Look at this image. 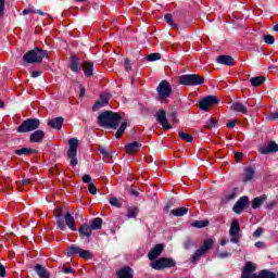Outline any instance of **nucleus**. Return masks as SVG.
I'll return each instance as SVG.
<instances>
[{"label": "nucleus", "instance_id": "35", "mask_svg": "<svg viewBox=\"0 0 278 278\" xmlns=\"http://www.w3.org/2000/svg\"><path fill=\"white\" fill-rule=\"evenodd\" d=\"M253 278H277V277L273 271L262 270L258 275L253 276Z\"/></svg>", "mask_w": 278, "mask_h": 278}, {"label": "nucleus", "instance_id": "6", "mask_svg": "<svg viewBox=\"0 0 278 278\" xmlns=\"http://www.w3.org/2000/svg\"><path fill=\"white\" fill-rule=\"evenodd\" d=\"M212 247H214V239L204 240L203 245L191 256V263L197 264L198 260H201L202 255H205V253H207Z\"/></svg>", "mask_w": 278, "mask_h": 278}, {"label": "nucleus", "instance_id": "26", "mask_svg": "<svg viewBox=\"0 0 278 278\" xmlns=\"http://www.w3.org/2000/svg\"><path fill=\"white\" fill-rule=\"evenodd\" d=\"M45 140V131L42 130H36L33 134H30L29 141L30 142H42Z\"/></svg>", "mask_w": 278, "mask_h": 278}, {"label": "nucleus", "instance_id": "12", "mask_svg": "<svg viewBox=\"0 0 278 278\" xmlns=\"http://www.w3.org/2000/svg\"><path fill=\"white\" fill-rule=\"evenodd\" d=\"M155 116L157 123H160L165 131L166 129H173V126L170 125V123H168V119L166 118V111L159 110Z\"/></svg>", "mask_w": 278, "mask_h": 278}, {"label": "nucleus", "instance_id": "52", "mask_svg": "<svg viewBox=\"0 0 278 278\" xmlns=\"http://www.w3.org/2000/svg\"><path fill=\"white\" fill-rule=\"evenodd\" d=\"M83 181H84V184H91L92 177H90V175L86 174L83 176Z\"/></svg>", "mask_w": 278, "mask_h": 278}, {"label": "nucleus", "instance_id": "47", "mask_svg": "<svg viewBox=\"0 0 278 278\" xmlns=\"http://www.w3.org/2000/svg\"><path fill=\"white\" fill-rule=\"evenodd\" d=\"M109 203L113 207H121V202H118V199L116 198H110Z\"/></svg>", "mask_w": 278, "mask_h": 278}, {"label": "nucleus", "instance_id": "43", "mask_svg": "<svg viewBox=\"0 0 278 278\" xmlns=\"http://www.w3.org/2000/svg\"><path fill=\"white\" fill-rule=\"evenodd\" d=\"M34 150L31 148H22L20 150H16L15 153L16 155H29Z\"/></svg>", "mask_w": 278, "mask_h": 278}, {"label": "nucleus", "instance_id": "51", "mask_svg": "<svg viewBox=\"0 0 278 278\" xmlns=\"http://www.w3.org/2000/svg\"><path fill=\"white\" fill-rule=\"evenodd\" d=\"M89 192L90 194H97V186L92 182L89 184Z\"/></svg>", "mask_w": 278, "mask_h": 278}, {"label": "nucleus", "instance_id": "55", "mask_svg": "<svg viewBox=\"0 0 278 278\" xmlns=\"http://www.w3.org/2000/svg\"><path fill=\"white\" fill-rule=\"evenodd\" d=\"M235 160H236L237 163L242 162V153L241 152H237L235 154Z\"/></svg>", "mask_w": 278, "mask_h": 278}, {"label": "nucleus", "instance_id": "63", "mask_svg": "<svg viewBox=\"0 0 278 278\" xmlns=\"http://www.w3.org/2000/svg\"><path fill=\"white\" fill-rule=\"evenodd\" d=\"M63 273H65V275H68L71 273H73V268L66 267V268L63 269Z\"/></svg>", "mask_w": 278, "mask_h": 278}, {"label": "nucleus", "instance_id": "59", "mask_svg": "<svg viewBox=\"0 0 278 278\" xmlns=\"http://www.w3.org/2000/svg\"><path fill=\"white\" fill-rule=\"evenodd\" d=\"M278 118V110L269 115L270 121H276Z\"/></svg>", "mask_w": 278, "mask_h": 278}, {"label": "nucleus", "instance_id": "31", "mask_svg": "<svg viewBox=\"0 0 278 278\" xmlns=\"http://www.w3.org/2000/svg\"><path fill=\"white\" fill-rule=\"evenodd\" d=\"M264 81H266V77H264V76H256V77H252L250 79V84H252V86L254 88L262 86V84H264Z\"/></svg>", "mask_w": 278, "mask_h": 278}, {"label": "nucleus", "instance_id": "48", "mask_svg": "<svg viewBox=\"0 0 278 278\" xmlns=\"http://www.w3.org/2000/svg\"><path fill=\"white\" fill-rule=\"evenodd\" d=\"M237 193H236V189L232 190L230 193L226 194L225 200L226 201H233V199H236Z\"/></svg>", "mask_w": 278, "mask_h": 278}, {"label": "nucleus", "instance_id": "29", "mask_svg": "<svg viewBox=\"0 0 278 278\" xmlns=\"http://www.w3.org/2000/svg\"><path fill=\"white\" fill-rule=\"evenodd\" d=\"M218 64H224V66H233V58L229 55H219L217 58Z\"/></svg>", "mask_w": 278, "mask_h": 278}, {"label": "nucleus", "instance_id": "64", "mask_svg": "<svg viewBox=\"0 0 278 278\" xmlns=\"http://www.w3.org/2000/svg\"><path fill=\"white\" fill-rule=\"evenodd\" d=\"M275 207V202H270L267 204V210H273Z\"/></svg>", "mask_w": 278, "mask_h": 278}, {"label": "nucleus", "instance_id": "17", "mask_svg": "<svg viewBox=\"0 0 278 278\" xmlns=\"http://www.w3.org/2000/svg\"><path fill=\"white\" fill-rule=\"evenodd\" d=\"M164 251V245L163 244H156L149 253H148V257L151 262H153V260H157V257H160V255H162V252Z\"/></svg>", "mask_w": 278, "mask_h": 278}, {"label": "nucleus", "instance_id": "50", "mask_svg": "<svg viewBox=\"0 0 278 278\" xmlns=\"http://www.w3.org/2000/svg\"><path fill=\"white\" fill-rule=\"evenodd\" d=\"M263 233H264V229L257 228V229L253 232V238H260V236H262Z\"/></svg>", "mask_w": 278, "mask_h": 278}, {"label": "nucleus", "instance_id": "24", "mask_svg": "<svg viewBox=\"0 0 278 278\" xmlns=\"http://www.w3.org/2000/svg\"><path fill=\"white\" fill-rule=\"evenodd\" d=\"M255 177V169L253 167H247L242 174V181L247 184V181H251Z\"/></svg>", "mask_w": 278, "mask_h": 278}, {"label": "nucleus", "instance_id": "2", "mask_svg": "<svg viewBox=\"0 0 278 278\" xmlns=\"http://www.w3.org/2000/svg\"><path fill=\"white\" fill-rule=\"evenodd\" d=\"M47 50L35 48L26 52L23 56V60L27 64H40V62H42V59L47 58Z\"/></svg>", "mask_w": 278, "mask_h": 278}, {"label": "nucleus", "instance_id": "42", "mask_svg": "<svg viewBox=\"0 0 278 278\" xmlns=\"http://www.w3.org/2000/svg\"><path fill=\"white\" fill-rule=\"evenodd\" d=\"M136 216H138V208L136 206L129 207L127 218H136Z\"/></svg>", "mask_w": 278, "mask_h": 278}, {"label": "nucleus", "instance_id": "13", "mask_svg": "<svg viewBox=\"0 0 278 278\" xmlns=\"http://www.w3.org/2000/svg\"><path fill=\"white\" fill-rule=\"evenodd\" d=\"M278 144L275 141H269L267 146L260 148L262 155H268V153H277Z\"/></svg>", "mask_w": 278, "mask_h": 278}, {"label": "nucleus", "instance_id": "38", "mask_svg": "<svg viewBox=\"0 0 278 278\" xmlns=\"http://www.w3.org/2000/svg\"><path fill=\"white\" fill-rule=\"evenodd\" d=\"M78 255L79 257H81V260H92V252L88 250L80 249V252Z\"/></svg>", "mask_w": 278, "mask_h": 278}, {"label": "nucleus", "instance_id": "62", "mask_svg": "<svg viewBox=\"0 0 278 278\" xmlns=\"http://www.w3.org/2000/svg\"><path fill=\"white\" fill-rule=\"evenodd\" d=\"M256 249H264V242L263 241H258L255 243Z\"/></svg>", "mask_w": 278, "mask_h": 278}, {"label": "nucleus", "instance_id": "36", "mask_svg": "<svg viewBox=\"0 0 278 278\" xmlns=\"http://www.w3.org/2000/svg\"><path fill=\"white\" fill-rule=\"evenodd\" d=\"M191 225L197 229H203V227H207L210 225V222L207 219L194 220Z\"/></svg>", "mask_w": 278, "mask_h": 278}, {"label": "nucleus", "instance_id": "5", "mask_svg": "<svg viewBox=\"0 0 278 278\" xmlns=\"http://www.w3.org/2000/svg\"><path fill=\"white\" fill-rule=\"evenodd\" d=\"M67 157L71 160V166H77V147H79V140L77 138H71L68 140Z\"/></svg>", "mask_w": 278, "mask_h": 278}, {"label": "nucleus", "instance_id": "19", "mask_svg": "<svg viewBox=\"0 0 278 278\" xmlns=\"http://www.w3.org/2000/svg\"><path fill=\"white\" fill-rule=\"evenodd\" d=\"M65 225L71 229L72 231L77 230V224L75 223V217L71 214V212H67L64 215Z\"/></svg>", "mask_w": 278, "mask_h": 278}, {"label": "nucleus", "instance_id": "49", "mask_svg": "<svg viewBox=\"0 0 278 278\" xmlns=\"http://www.w3.org/2000/svg\"><path fill=\"white\" fill-rule=\"evenodd\" d=\"M124 66H125L126 72L130 73V71H131V63H130L129 59H125Z\"/></svg>", "mask_w": 278, "mask_h": 278}, {"label": "nucleus", "instance_id": "41", "mask_svg": "<svg viewBox=\"0 0 278 278\" xmlns=\"http://www.w3.org/2000/svg\"><path fill=\"white\" fill-rule=\"evenodd\" d=\"M146 59L148 60V62H157V60H162V54L151 53V54H148Z\"/></svg>", "mask_w": 278, "mask_h": 278}, {"label": "nucleus", "instance_id": "39", "mask_svg": "<svg viewBox=\"0 0 278 278\" xmlns=\"http://www.w3.org/2000/svg\"><path fill=\"white\" fill-rule=\"evenodd\" d=\"M125 129H127V122L122 123L119 128L117 129L115 134L117 140L121 139V136H123V134H125Z\"/></svg>", "mask_w": 278, "mask_h": 278}, {"label": "nucleus", "instance_id": "60", "mask_svg": "<svg viewBox=\"0 0 278 278\" xmlns=\"http://www.w3.org/2000/svg\"><path fill=\"white\" fill-rule=\"evenodd\" d=\"M231 256V253L229 252H222L218 254V257H230Z\"/></svg>", "mask_w": 278, "mask_h": 278}, {"label": "nucleus", "instance_id": "45", "mask_svg": "<svg viewBox=\"0 0 278 278\" xmlns=\"http://www.w3.org/2000/svg\"><path fill=\"white\" fill-rule=\"evenodd\" d=\"M99 152L101 153V155H103V160L104 162H110V152H108V150H105V148H100Z\"/></svg>", "mask_w": 278, "mask_h": 278}, {"label": "nucleus", "instance_id": "32", "mask_svg": "<svg viewBox=\"0 0 278 278\" xmlns=\"http://www.w3.org/2000/svg\"><path fill=\"white\" fill-rule=\"evenodd\" d=\"M164 21L169 25V27H172V29H179V25H177L173 20V14L170 13L165 14Z\"/></svg>", "mask_w": 278, "mask_h": 278}, {"label": "nucleus", "instance_id": "53", "mask_svg": "<svg viewBox=\"0 0 278 278\" xmlns=\"http://www.w3.org/2000/svg\"><path fill=\"white\" fill-rule=\"evenodd\" d=\"M236 123H237L236 119L229 121V122L226 124V127H227L228 129H233V127H236Z\"/></svg>", "mask_w": 278, "mask_h": 278}, {"label": "nucleus", "instance_id": "3", "mask_svg": "<svg viewBox=\"0 0 278 278\" xmlns=\"http://www.w3.org/2000/svg\"><path fill=\"white\" fill-rule=\"evenodd\" d=\"M204 81L205 78L197 74H185L179 77V84L181 86H201Z\"/></svg>", "mask_w": 278, "mask_h": 278}, {"label": "nucleus", "instance_id": "34", "mask_svg": "<svg viewBox=\"0 0 278 278\" xmlns=\"http://www.w3.org/2000/svg\"><path fill=\"white\" fill-rule=\"evenodd\" d=\"M102 225H103V219H101V217H97L93 220H91L90 228L91 230L101 229Z\"/></svg>", "mask_w": 278, "mask_h": 278}, {"label": "nucleus", "instance_id": "9", "mask_svg": "<svg viewBox=\"0 0 278 278\" xmlns=\"http://www.w3.org/2000/svg\"><path fill=\"white\" fill-rule=\"evenodd\" d=\"M229 236L230 242H232V244L240 243V238L242 237V235H240V223L238 222V219H233L230 224Z\"/></svg>", "mask_w": 278, "mask_h": 278}, {"label": "nucleus", "instance_id": "37", "mask_svg": "<svg viewBox=\"0 0 278 278\" xmlns=\"http://www.w3.org/2000/svg\"><path fill=\"white\" fill-rule=\"evenodd\" d=\"M173 216H186L188 214V207H178L172 211Z\"/></svg>", "mask_w": 278, "mask_h": 278}, {"label": "nucleus", "instance_id": "30", "mask_svg": "<svg viewBox=\"0 0 278 278\" xmlns=\"http://www.w3.org/2000/svg\"><path fill=\"white\" fill-rule=\"evenodd\" d=\"M266 201V195H261L257 198H254L252 200V208L257 210V207H262V204Z\"/></svg>", "mask_w": 278, "mask_h": 278}, {"label": "nucleus", "instance_id": "20", "mask_svg": "<svg viewBox=\"0 0 278 278\" xmlns=\"http://www.w3.org/2000/svg\"><path fill=\"white\" fill-rule=\"evenodd\" d=\"M78 233L80 238H90L92 236V228L88 224H83L78 229Z\"/></svg>", "mask_w": 278, "mask_h": 278}, {"label": "nucleus", "instance_id": "61", "mask_svg": "<svg viewBox=\"0 0 278 278\" xmlns=\"http://www.w3.org/2000/svg\"><path fill=\"white\" fill-rule=\"evenodd\" d=\"M40 75H41V72H39V71H33L31 72V77H34V78L40 77Z\"/></svg>", "mask_w": 278, "mask_h": 278}, {"label": "nucleus", "instance_id": "54", "mask_svg": "<svg viewBox=\"0 0 278 278\" xmlns=\"http://www.w3.org/2000/svg\"><path fill=\"white\" fill-rule=\"evenodd\" d=\"M20 186H29L31 184V180L29 178L23 179L22 181H18Z\"/></svg>", "mask_w": 278, "mask_h": 278}, {"label": "nucleus", "instance_id": "10", "mask_svg": "<svg viewBox=\"0 0 278 278\" xmlns=\"http://www.w3.org/2000/svg\"><path fill=\"white\" fill-rule=\"evenodd\" d=\"M215 103H218V98L215 96H207L199 102V108L200 110L207 112L212 105H215Z\"/></svg>", "mask_w": 278, "mask_h": 278}, {"label": "nucleus", "instance_id": "57", "mask_svg": "<svg viewBox=\"0 0 278 278\" xmlns=\"http://www.w3.org/2000/svg\"><path fill=\"white\" fill-rule=\"evenodd\" d=\"M3 10H5V0H0V14H3Z\"/></svg>", "mask_w": 278, "mask_h": 278}, {"label": "nucleus", "instance_id": "23", "mask_svg": "<svg viewBox=\"0 0 278 278\" xmlns=\"http://www.w3.org/2000/svg\"><path fill=\"white\" fill-rule=\"evenodd\" d=\"M141 148L142 144L139 143L138 141H134L125 146L126 153H138V151H140Z\"/></svg>", "mask_w": 278, "mask_h": 278}, {"label": "nucleus", "instance_id": "44", "mask_svg": "<svg viewBox=\"0 0 278 278\" xmlns=\"http://www.w3.org/2000/svg\"><path fill=\"white\" fill-rule=\"evenodd\" d=\"M204 127L205 129H214V127H216V119L210 118L208 121L205 122Z\"/></svg>", "mask_w": 278, "mask_h": 278}, {"label": "nucleus", "instance_id": "14", "mask_svg": "<svg viewBox=\"0 0 278 278\" xmlns=\"http://www.w3.org/2000/svg\"><path fill=\"white\" fill-rule=\"evenodd\" d=\"M255 271V265L253 263L248 262L242 270L241 278H253L256 277L257 274H253Z\"/></svg>", "mask_w": 278, "mask_h": 278}, {"label": "nucleus", "instance_id": "7", "mask_svg": "<svg viewBox=\"0 0 278 278\" xmlns=\"http://www.w3.org/2000/svg\"><path fill=\"white\" fill-rule=\"evenodd\" d=\"M175 260L169 257H161L150 264L151 268L154 270H164V268H173L175 267Z\"/></svg>", "mask_w": 278, "mask_h": 278}, {"label": "nucleus", "instance_id": "58", "mask_svg": "<svg viewBox=\"0 0 278 278\" xmlns=\"http://www.w3.org/2000/svg\"><path fill=\"white\" fill-rule=\"evenodd\" d=\"M185 249H190L192 247V241L190 239H187L184 243Z\"/></svg>", "mask_w": 278, "mask_h": 278}, {"label": "nucleus", "instance_id": "40", "mask_svg": "<svg viewBox=\"0 0 278 278\" xmlns=\"http://www.w3.org/2000/svg\"><path fill=\"white\" fill-rule=\"evenodd\" d=\"M178 136H179L180 140H185V142H192V140H193L192 135H188L181 130L178 132Z\"/></svg>", "mask_w": 278, "mask_h": 278}, {"label": "nucleus", "instance_id": "27", "mask_svg": "<svg viewBox=\"0 0 278 278\" xmlns=\"http://www.w3.org/2000/svg\"><path fill=\"white\" fill-rule=\"evenodd\" d=\"M83 71H84L86 77H92L93 71H94V63L84 62Z\"/></svg>", "mask_w": 278, "mask_h": 278}, {"label": "nucleus", "instance_id": "15", "mask_svg": "<svg viewBox=\"0 0 278 278\" xmlns=\"http://www.w3.org/2000/svg\"><path fill=\"white\" fill-rule=\"evenodd\" d=\"M68 67L73 73H81V62L77 55H72L70 60Z\"/></svg>", "mask_w": 278, "mask_h": 278}, {"label": "nucleus", "instance_id": "16", "mask_svg": "<svg viewBox=\"0 0 278 278\" xmlns=\"http://www.w3.org/2000/svg\"><path fill=\"white\" fill-rule=\"evenodd\" d=\"M63 211L62 208H55L54 210V217L56 219V227L61 231H66V224H64V220L62 219Z\"/></svg>", "mask_w": 278, "mask_h": 278}, {"label": "nucleus", "instance_id": "33", "mask_svg": "<svg viewBox=\"0 0 278 278\" xmlns=\"http://www.w3.org/2000/svg\"><path fill=\"white\" fill-rule=\"evenodd\" d=\"M80 251H81V248H79L77 245H70L67 248L66 254H67L68 257H73L75 255H79Z\"/></svg>", "mask_w": 278, "mask_h": 278}, {"label": "nucleus", "instance_id": "8", "mask_svg": "<svg viewBox=\"0 0 278 278\" xmlns=\"http://www.w3.org/2000/svg\"><path fill=\"white\" fill-rule=\"evenodd\" d=\"M156 91L160 99H170L173 96V86H170V83L167 80H162L159 84Z\"/></svg>", "mask_w": 278, "mask_h": 278}, {"label": "nucleus", "instance_id": "22", "mask_svg": "<svg viewBox=\"0 0 278 278\" xmlns=\"http://www.w3.org/2000/svg\"><path fill=\"white\" fill-rule=\"evenodd\" d=\"M232 112H239L240 114H249V109L242 102H233L230 106Z\"/></svg>", "mask_w": 278, "mask_h": 278}, {"label": "nucleus", "instance_id": "56", "mask_svg": "<svg viewBox=\"0 0 278 278\" xmlns=\"http://www.w3.org/2000/svg\"><path fill=\"white\" fill-rule=\"evenodd\" d=\"M7 271H5V266L3 264H0V277H5Z\"/></svg>", "mask_w": 278, "mask_h": 278}, {"label": "nucleus", "instance_id": "46", "mask_svg": "<svg viewBox=\"0 0 278 278\" xmlns=\"http://www.w3.org/2000/svg\"><path fill=\"white\" fill-rule=\"evenodd\" d=\"M263 40L266 45H275V37L273 35H265Z\"/></svg>", "mask_w": 278, "mask_h": 278}, {"label": "nucleus", "instance_id": "18", "mask_svg": "<svg viewBox=\"0 0 278 278\" xmlns=\"http://www.w3.org/2000/svg\"><path fill=\"white\" fill-rule=\"evenodd\" d=\"M108 103H110V94L102 93L100 94V100L96 102V104L93 105V110L97 111V110H100V108H105Z\"/></svg>", "mask_w": 278, "mask_h": 278}, {"label": "nucleus", "instance_id": "1", "mask_svg": "<svg viewBox=\"0 0 278 278\" xmlns=\"http://www.w3.org/2000/svg\"><path fill=\"white\" fill-rule=\"evenodd\" d=\"M98 124L100 127H105V129H118L121 115L112 111L103 112L98 117Z\"/></svg>", "mask_w": 278, "mask_h": 278}, {"label": "nucleus", "instance_id": "21", "mask_svg": "<svg viewBox=\"0 0 278 278\" xmlns=\"http://www.w3.org/2000/svg\"><path fill=\"white\" fill-rule=\"evenodd\" d=\"M62 125H64V117H55L48 121V126L52 129H62Z\"/></svg>", "mask_w": 278, "mask_h": 278}, {"label": "nucleus", "instance_id": "28", "mask_svg": "<svg viewBox=\"0 0 278 278\" xmlns=\"http://www.w3.org/2000/svg\"><path fill=\"white\" fill-rule=\"evenodd\" d=\"M34 270H35V273H37L38 277H40V278H49L50 277L49 271L47 270V268H45L40 264L35 265Z\"/></svg>", "mask_w": 278, "mask_h": 278}, {"label": "nucleus", "instance_id": "4", "mask_svg": "<svg viewBox=\"0 0 278 278\" xmlns=\"http://www.w3.org/2000/svg\"><path fill=\"white\" fill-rule=\"evenodd\" d=\"M40 127V119L38 118H28L24 121L18 127V134H27L28 131H36Z\"/></svg>", "mask_w": 278, "mask_h": 278}, {"label": "nucleus", "instance_id": "25", "mask_svg": "<svg viewBox=\"0 0 278 278\" xmlns=\"http://www.w3.org/2000/svg\"><path fill=\"white\" fill-rule=\"evenodd\" d=\"M118 278H134V269L131 267H123L117 271Z\"/></svg>", "mask_w": 278, "mask_h": 278}, {"label": "nucleus", "instance_id": "11", "mask_svg": "<svg viewBox=\"0 0 278 278\" xmlns=\"http://www.w3.org/2000/svg\"><path fill=\"white\" fill-rule=\"evenodd\" d=\"M247 207H249V197L243 195L236 202L232 212H235V214H242Z\"/></svg>", "mask_w": 278, "mask_h": 278}]
</instances>
